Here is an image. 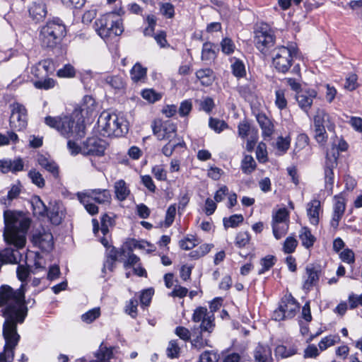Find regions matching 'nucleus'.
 I'll return each instance as SVG.
<instances>
[{
	"label": "nucleus",
	"instance_id": "obj_42",
	"mask_svg": "<svg viewBox=\"0 0 362 362\" xmlns=\"http://www.w3.org/2000/svg\"><path fill=\"white\" fill-rule=\"evenodd\" d=\"M31 272V269L29 266H24L19 264L16 269V274L18 279L22 282L21 284H24L26 282L27 279L29 277ZM26 284H25V286Z\"/></svg>",
	"mask_w": 362,
	"mask_h": 362
},
{
	"label": "nucleus",
	"instance_id": "obj_12",
	"mask_svg": "<svg viewBox=\"0 0 362 362\" xmlns=\"http://www.w3.org/2000/svg\"><path fill=\"white\" fill-rule=\"evenodd\" d=\"M108 146L107 142L98 136L88 137L83 143L82 154L86 156H102Z\"/></svg>",
	"mask_w": 362,
	"mask_h": 362
},
{
	"label": "nucleus",
	"instance_id": "obj_33",
	"mask_svg": "<svg viewBox=\"0 0 362 362\" xmlns=\"http://www.w3.org/2000/svg\"><path fill=\"white\" fill-rule=\"evenodd\" d=\"M277 259L275 256L268 255L260 259L262 268L258 271V274L261 275L269 271L276 262Z\"/></svg>",
	"mask_w": 362,
	"mask_h": 362
},
{
	"label": "nucleus",
	"instance_id": "obj_2",
	"mask_svg": "<svg viewBox=\"0 0 362 362\" xmlns=\"http://www.w3.org/2000/svg\"><path fill=\"white\" fill-rule=\"evenodd\" d=\"M25 291V284H21L16 290L6 284L0 286V300L4 307L1 310L3 317L27 316Z\"/></svg>",
	"mask_w": 362,
	"mask_h": 362
},
{
	"label": "nucleus",
	"instance_id": "obj_26",
	"mask_svg": "<svg viewBox=\"0 0 362 362\" xmlns=\"http://www.w3.org/2000/svg\"><path fill=\"white\" fill-rule=\"evenodd\" d=\"M33 214L38 217H45L47 214V206L44 204L39 196H33L30 199Z\"/></svg>",
	"mask_w": 362,
	"mask_h": 362
},
{
	"label": "nucleus",
	"instance_id": "obj_39",
	"mask_svg": "<svg viewBox=\"0 0 362 362\" xmlns=\"http://www.w3.org/2000/svg\"><path fill=\"white\" fill-rule=\"evenodd\" d=\"M195 334L196 337L191 341V344L192 347L198 350H200L205 346H209L208 341L204 340L203 339L202 332L197 331V329L194 328L193 330V336H194Z\"/></svg>",
	"mask_w": 362,
	"mask_h": 362
},
{
	"label": "nucleus",
	"instance_id": "obj_54",
	"mask_svg": "<svg viewBox=\"0 0 362 362\" xmlns=\"http://www.w3.org/2000/svg\"><path fill=\"white\" fill-rule=\"evenodd\" d=\"M180 350V349L178 346L177 341L172 340L169 342L167 348V356L170 358H177L179 356Z\"/></svg>",
	"mask_w": 362,
	"mask_h": 362
},
{
	"label": "nucleus",
	"instance_id": "obj_63",
	"mask_svg": "<svg viewBox=\"0 0 362 362\" xmlns=\"http://www.w3.org/2000/svg\"><path fill=\"white\" fill-rule=\"evenodd\" d=\"M192 108V102L189 100L182 101L180 103L178 112L181 117H185L189 114Z\"/></svg>",
	"mask_w": 362,
	"mask_h": 362
},
{
	"label": "nucleus",
	"instance_id": "obj_15",
	"mask_svg": "<svg viewBox=\"0 0 362 362\" xmlns=\"http://www.w3.org/2000/svg\"><path fill=\"white\" fill-rule=\"evenodd\" d=\"M317 97V91L314 89H307L300 91L296 95L299 107L305 112L308 113L311 107L313 99Z\"/></svg>",
	"mask_w": 362,
	"mask_h": 362
},
{
	"label": "nucleus",
	"instance_id": "obj_36",
	"mask_svg": "<svg viewBox=\"0 0 362 362\" xmlns=\"http://www.w3.org/2000/svg\"><path fill=\"white\" fill-rule=\"evenodd\" d=\"M147 69L139 63H136L132 69L130 75L134 82L141 81L146 76Z\"/></svg>",
	"mask_w": 362,
	"mask_h": 362
},
{
	"label": "nucleus",
	"instance_id": "obj_7",
	"mask_svg": "<svg viewBox=\"0 0 362 362\" xmlns=\"http://www.w3.org/2000/svg\"><path fill=\"white\" fill-rule=\"evenodd\" d=\"M298 49L294 46H278L272 51V65L278 73L286 74L297 57Z\"/></svg>",
	"mask_w": 362,
	"mask_h": 362
},
{
	"label": "nucleus",
	"instance_id": "obj_25",
	"mask_svg": "<svg viewBox=\"0 0 362 362\" xmlns=\"http://www.w3.org/2000/svg\"><path fill=\"white\" fill-rule=\"evenodd\" d=\"M45 216H47L51 223L54 226L60 225L64 218L63 213L57 203L47 208V214Z\"/></svg>",
	"mask_w": 362,
	"mask_h": 362
},
{
	"label": "nucleus",
	"instance_id": "obj_20",
	"mask_svg": "<svg viewBox=\"0 0 362 362\" xmlns=\"http://www.w3.org/2000/svg\"><path fill=\"white\" fill-rule=\"evenodd\" d=\"M256 119L262 130V136L264 139L270 138L274 131V127L272 121L264 113L257 114Z\"/></svg>",
	"mask_w": 362,
	"mask_h": 362
},
{
	"label": "nucleus",
	"instance_id": "obj_45",
	"mask_svg": "<svg viewBox=\"0 0 362 362\" xmlns=\"http://www.w3.org/2000/svg\"><path fill=\"white\" fill-rule=\"evenodd\" d=\"M221 51L227 55L233 54L235 49L233 41L229 37H224L221 42Z\"/></svg>",
	"mask_w": 362,
	"mask_h": 362
},
{
	"label": "nucleus",
	"instance_id": "obj_27",
	"mask_svg": "<svg viewBox=\"0 0 362 362\" xmlns=\"http://www.w3.org/2000/svg\"><path fill=\"white\" fill-rule=\"evenodd\" d=\"M76 197L81 203L86 210L92 216L95 215L98 213V207L95 204L92 203L91 199H90L88 197H86V194H84L83 192H78L76 193Z\"/></svg>",
	"mask_w": 362,
	"mask_h": 362
},
{
	"label": "nucleus",
	"instance_id": "obj_3",
	"mask_svg": "<svg viewBox=\"0 0 362 362\" xmlns=\"http://www.w3.org/2000/svg\"><path fill=\"white\" fill-rule=\"evenodd\" d=\"M26 316L5 317L2 334L5 340L4 351L0 353V362H12L14 358V349L18 345L21 336L17 332L18 324L23 323Z\"/></svg>",
	"mask_w": 362,
	"mask_h": 362
},
{
	"label": "nucleus",
	"instance_id": "obj_4",
	"mask_svg": "<svg viewBox=\"0 0 362 362\" xmlns=\"http://www.w3.org/2000/svg\"><path fill=\"white\" fill-rule=\"evenodd\" d=\"M66 35V28L62 20L54 18L40 26L39 41L42 48L53 51L60 47Z\"/></svg>",
	"mask_w": 362,
	"mask_h": 362
},
{
	"label": "nucleus",
	"instance_id": "obj_29",
	"mask_svg": "<svg viewBox=\"0 0 362 362\" xmlns=\"http://www.w3.org/2000/svg\"><path fill=\"white\" fill-rule=\"evenodd\" d=\"M299 238L302 242L303 246L307 249L312 247L316 240L315 237L311 233L310 228L306 226L300 229Z\"/></svg>",
	"mask_w": 362,
	"mask_h": 362
},
{
	"label": "nucleus",
	"instance_id": "obj_50",
	"mask_svg": "<svg viewBox=\"0 0 362 362\" xmlns=\"http://www.w3.org/2000/svg\"><path fill=\"white\" fill-rule=\"evenodd\" d=\"M298 245V241L293 237H288L284 243L283 250L286 254L293 253Z\"/></svg>",
	"mask_w": 362,
	"mask_h": 362
},
{
	"label": "nucleus",
	"instance_id": "obj_13",
	"mask_svg": "<svg viewBox=\"0 0 362 362\" xmlns=\"http://www.w3.org/2000/svg\"><path fill=\"white\" fill-rule=\"evenodd\" d=\"M281 309L286 314L287 318H293L300 308L298 301L293 298L291 293L285 294L279 302Z\"/></svg>",
	"mask_w": 362,
	"mask_h": 362
},
{
	"label": "nucleus",
	"instance_id": "obj_53",
	"mask_svg": "<svg viewBox=\"0 0 362 362\" xmlns=\"http://www.w3.org/2000/svg\"><path fill=\"white\" fill-rule=\"evenodd\" d=\"M335 203L333 211L344 214L346 209L345 199L341 194L334 196Z\"/></svg>",
	"mask_w": 362,
	"mask_h": 362
},
{
	"label": "nucleus",
	"instance_id": "obj_21",
	"mask_svg": "<svg viewBox=\"0 0 362 362\" xmlns=\"http://www.w3.org/2000/svg\"><path fill=\"white\" fill-rule=\"evenodd\" d=\"M38 164L50 173L54 178H58L59 176V170L58 165L52 159L45 157L42 154L37 156V158Z\"/></svg>",
	"mask_w": 362,
	"mask_h": 362
},
{
	"label": "nucleus",
	"instance_id": "obj_10",
	"mask_svg": "<svg viewBox=\"0 0 362 362\" xmlns=\"http://www.w3.org/2000/svg\"><path fill=\"white\" fill-rule=\"evenodd\" d=\"M339 156V151L332 150L331 152L327 151L324 165V179H325V188L328 194H332L334 182V169L337 166V159Z\"/></svg>",
	"mask_w": 362,
	"mask_h": 362
},
{
	"label": "nucleus",
	"instance_id": "obj_49",
	"mask_svg": "<svg viewBox=\"0 0 362 362\" xmlns=\"http://www.w3.org/2000/svg\"><path fill=\"white\" fill-rule=\"evenodd\" d=\"M154 294V289L149 288L142 291L140 295V303L141 305L148 306Z\"/></svg>",
	"mask_w": 362,
	"mask_h": 362
},
{
	"label": "nucleus",
	"instance_id": "obj_24",
	"mask_svg": "<svg viewBox=\"0 0 362 362\" xmlns=\"http://www.w3.org/2000/svg\"><path fill=\"white\" fill-rule=\"evenodd\" d=\"M320 208L319 200L314 199L308 204L307 214L312 225L317 226L319 223Z\"/></svg>",
	"mask_w": 362,
	"mask_h": 362
},
{
	"label": "nucleus",
	"instance_id": "obj_60",
	"mask_svg": "<svg viewBox=\"0 0 362 362\" xmlns=\"http://www.w3.org/2000/svg\"><path fill=\"white\" fill-rule=\"evenodd\" d=\"M100 316V309L99 308H94L92 309L81 316V319L83 322H86L87 323H90L93 321H94L95 319H97Z\"/></svg>",
	"mask_w": 362,
	"mask_h": 362
},
{
	"label": "nucleus",
	"instance_id": "obj_40",
	"mask_svg": "<svg viewBox=\"0 0 362 362\" xmlns=\"http://www.w3.org/2000/svg\"><path fill=\"white\" fill-rule=\"evenodd\" d=\"M288 230V223H272V230L274 236L276 240H280L284 237Z\"/></svg>",
	"mask_w": 362,
	"mask_h": 362
},
{
	"label": "nucleus",
	"instance_id": "obj_11",
	"mask_svg": "<svg viewBox=\"0 0 362 362\" xmlns=\"http://www.w3.org/2000/svg\"><path fill=\"white\" fill-rule=\"evenodd\" d=\"M11 117L9 125L16 131H21L27 126V110L25 106L19 103H13L10 105Z\"/></svg>",
	"mask_w": 362,
	"mask_h": 362
},
{
	"label": "nucleus",
	"instance_id": "obj_31",
	"mask_svg": "<svg viewBox=\"0 0 362 362\" xmlns=\"http://www.w3.org/2000/svg\"><path fill=\"white\" fill-rule=\"evenodd\" d=\"M115 197L119 201H124L129 194V190L123 180H120L115 184Z\"/></svg>",
	"mask_w": 362,
	"mask_h": 362
},
{
	"label": "nucleus",
	"instance_id": "obj_1",
	"mask_svg": "<svg viewBox=\"0 0 362 362\" xmlns=\"http://www.w3.org/2000/svg\"><path fill=\"white\" fill-rule=\"evenodd\" d=\"M4 238L8 245L23 248L26 243V234L31 220L23 211L6 210L4 212Z\"/></svg>",
	"mask_w": 362,
	"mask_h": 362
},
{
	"label": "nucleus",
	"instance_id": "obj_19",
	"mask_svg": "<svg viewBox=\"0 0 362 362\" xmlns=\"http://www.w3.org/2000/svg\"><path fill=\"white\" fill-rule=\"evenodd\" d=\"M24 164L21 158L14 160L10 159L0 160V170L3 173L12 172L16 173L23 170Z\"/></svg>",
	"mask_w": 362,
	"mask_h": 362
},
{
	"label": "nucleus",
	"instance_id": "obj_23",
	"mask_svg": "<svg viewBox=\"0 0 362 362\" xmlns=\"http://www.w3.org/2000/svg\"><path fill=\"white\" fill-rule=\"evenodd\" d=\"M20 255L18 250L6 247L0 252V262L1 264H18L19 262L18 256Z\"/></svg>",
	"mask_w": 362,
	"mask_h": 362
},
{
	"label": "nucleus",
	"instance_id": "obj_44",
	"mask_svg": "<svg viewBox=\"0 0 362 362\" xmlns=\"http://www.w3.org/2000/svg\"><path fill=\"white\" fill-rule=\"evenodd\" d=\"M28 177L30 178L32 182L40 188H42L45 182L41 173L36 171L35 169H32L28 173Z\"/></svg>",
	"mask_w": 362,
	"mask_h": 362
},
{
	"label": "nucleus",
	"instance_id": "obj_38",
	"mask_svg": "<svg viewBox=\"0 0 362 362\" xmlns=\"http://www.w3.org/2000/svg\"><path fill=\"white\" fill-rule=\"evenodd\" d=\"M106 84L115 89H122L124 87L123 78L119 76H107L104 78Z\"/></svg>",
	"mask_w": 362,
	"mask_h": 362
},
{
	"label": "nucleus",
	"instance_id": "obj_32",
	"mask_svg": "<svg viewBox=\"0 0 362 362\" xmlns=\"http://www.w3.org/2000/svg\"><path fill=\"white\" fill-rule=\"evenodd\" d=\"M297 353V349L295 346L279 345L275 349V354L281 358H286L295 355Z\"/></svg>",
	"mask_w": 362,
	"mask_h": 362
},
{
	"label": "nucleus",
	"instance_id": "obj_62",
	"mask_svg": "<svg viewBox=\"0 0 362 362\" xmlns=\"http://www.w3.org/2000/svg\"><path fill=\"white\" fill-rule=\"evenodd\" d=\"M276 94V105L280 109L283 110L287 106V100L285 98L284 93L281 90H278L275 93Z\"/></svg>",
	"mask_w": 362,
	"mask_h": 362
},
{
	"label": "nucleus",
	"instance_id": "obj_28",
	"mask_svg": "<svg viewBox=\"0 0 362 362\" xmlns=\"http://www.w3.org/2000/svg\"><path fill=\"white\" fill-rule=\"evenodd\" d=\"M219 49L214 43L210 42H204L202 51V60L214 59L217 57V53Z\"/></svg>",
	"mask_w": 362,
	"mask_h": 362
},
{
	"label": "nucleus",
	"instance_id": "obj_57",
	"mask_svg": "<svg viewBox=\"0 0 362 362\" xmlns=\"http://www.w3.org/2000/svg\"><path fill=\"white\" fill-rule=\"evenodd\" d=\"M337 338L339 337L334 335H329L322 338L318 344L320 349L321 351H325L328 347L334 345L337 341Z\"/></svg>",
	"mask_w": 362,
	"mask_h": 362
},
{
	"label": "nucleus",
	"instance_id": "obj_5",
	"mask_svg": "<svg viewBox=\"0 0 362 362\" xmlns=\"http://www.w3.org/2000/svg\"><path fill=\"white\" fill-rule=\"evenodd\" d=\"M45 123L51 128L56 129L65 138L72 137L78 140L85 136L86 127L84 121L78 118L75 121L70 117H64L47 116Z\"/></svg>",
	"mask_w": 362,
	"mask_h": 362
},
{
	"label": "nucleus",
	"instance_id": "obj_61",
	"mask_svg": "<svg viewBox=\"0 0 362 362\" xmlns=\"http://www.w3.org/2000/svg\"><path fill=\"white\" fill-rule=\"evenodd\" d=\"M176 214V207L175 204L170 205L167 211L165 214V227H170L175 219V216Z\"/></svg>",
	"mask_w": 362,
	"mask_h": 362
},
{
	"label": "nucleus",
	"instance_id": "obj_55",
	"mask_svg": "<svg viewBox=\"0 0 362 362\" xmlns=\"http://www.w3.org/2000/svg\"><path fill=\"white\" fill-rule=\"evenodd\" d=\"M288 213L286 208L279 209L276 214L273 216L272 223H286Z\"/></svg>",
	"mask_w": 362,
	"mask_h": 362
},
{
	"label": "nucleus",
	"instance_id": "obj_41",
	"mask_svg": "<svg viewBox=\"0 0 362 362\" xmlns=\"http://www.w3.org/2000/svg\"><path fill=\"white\" fill-rule=\"evenodd\" d=\"M209 126L217 133H221L228 127L225 121L214 117L209 118Z\"/></svg>",
	"mask_w": 362,
	"mask_h": 362
},
{
	"label": "nucleus",
	"instance_id": "obj_8",
	"mask_svg": "<svg viewBox=\"0 0 362 362\" xmlns=\"http://www.w3.org/2000/svg\"><path fill=\"white\" fill-rule=\"evenodd\" d=\"M116 14L120 15L119 13H107L95 21L97 31L101 37H108L112 35L118 36L123 33L122 21L119 18L115 19Z\"/></svg>",
	"mask_w": 362,
	"mask_h": 362
},
{
	"label": "nucleus",
	"instance_id": "obj_46",
	"mask_svg": "<svg viewBox=\"0 0 362 362\" xmlns=\"http://www.w3.org/2000/svg\"><path fill=\"white\" fill-rule=\"evenodd\" d=\"M76 74V70L74 67L70 64H65L62 69H59L57 75L61 78H72Z\"/></svg>",
	"mask_w": 362,
	"mask_h": 362
},
{
	"label": "nucleus",
	"instance_id": "obj_47",
	"mask_svg": "<svg viewBox=\"0 0 362 362\" xmlns=\"http://www.w3.org/2000/svg\"><path fill=\"white\" fill-rule=\"evenodd\" d=\"M33 84L34 86L37 89L48 90L55 86V81L51 78H47L43 80L40 79L35 81Z\"/></svg>",
	"mask_w": 362,
	"mask_h": 362
},
{
	"label": "nucleus",
	"instance_id": "obj_58",
	"mask_svg": "<svg viewBox=\"0 0 362 362\" xmlns=\"http://www.w3.org/2000/svg\"><path fill=\"white\" fill-rule=\"evenodd\" d=\"M160 10L161 13L168 18H172L175 16V8L170 3H162Z\"/></svg>",
	"mask_w": 362,
	"mask_h": 362
},
{
	"label": "nucleus",
	"instance_id": "obj_48",
	"mask_svg": "<svg viewBox=\"0 0 362 362\" xmlns=\"http://www.w3.org/2000/svg\"><path fill=\"white\" fill-rule=\"evenodd\" d=\"M151 127L153 134L157 136L158 139L163 140L169 139L170 138V135L162 134L163 125L160 121L153 120L151 124Z\"/></svg>",
	"mask_w": 362,
	"mask_h": 362
},
{
	"label": "nucleus",
	"instance_id": "obj_17",
	"mask_svg": "<svg viewBox=\"0 0 362 362\" xmlns=\"http://www.w3.org/2000/svg\"><path fill=\"white\" fill-rule=\"evenodd\" d=\"M83 192L86 194V197H88L91 200L95 201L99 204L110 203L111 202V194L108 189H88Z\"/></svg>",
	"mask_w": 362,
	"mask_h": 362
},
{
	"label": "nucleus",
	"instance_id": "obj_52",
	"mask_svg": "<svg viewBox=\"0 0 362 362\" xmlns=\"http://www.w3.org/2000/svg\"><path fill=\"white\" fill-rule=\"evenodd\" d=\"M250 240V235L247 232H240L237 234L235 244L241 248L247 245Z\"/></svg>",
	"mask_w": 362,
	"mask_h": 362
},
{
	"label": "nucleus",
	"instance_id": "obj_18",
	"mask_svg": "<svg viewBox=\"0 0 362 362\" xmlns=\"http://www.w3.org/2000/svg\"><path fill=\"white\" fill-rule=\"evenodd\" d=\"M326 127L329 132L334 130L335 124L331 117L323 109L318 108L314 117V127Z\"/></svg>",
	"mask_w": 362,
	"mask_h": 362
},
{
	"label": "nucleus",
	"instance_id": "obj_9",
	"mask_svg": "<svg viewBox=\"0 0 362 362\" xmlns=\"http://www.w3.org/2000/svg\"><path fill=\"white\" fill-rule=\"evenodd\" d=\"M276 36L274 31L267 24L262 25L255 31L254 42L257 49L263 54L275 44Z\"/></svg>",
	"mask_w": 362,
	"mask_h": 362
},
{
	"label": "nucleus",
	"instance_id": "obj_22",
	"mask_svg": "<svg viewBox=\"0 0 362 362\" xmlns=\"http://www.w3.org/2000/svg\"><path fill=\"white\" fill-rule=\"evenodd\" d=\"M254 358L256 362H272V350L269 346L259 344L255 349Z\"/></svg>",
	"mask_w": 362,
	"mask_h": 362
},
{
	"label": "nucleus",
	"instance_id": "obj_56",
	"mask_svg": "<svg viewBox=\"0 0 362 362\" xmlns=\"http://www.w3.org/2000/svg\"><path fill=\"white\" fill-rule=\"evenodd\" d=\"M218 355L213 351H205L199 358L198 362H218Z\"/></svg>",
	"mask_w": 362,
	"mask_h": 362
},
{
	"label": "nucleus",
	"instance_id": "obj_43",
	"mask_svg": "<svg viewBox=\"0 0 362 362\" xmlns=\"http://www.w3.org/2000/svg\"><path fill=\"white\" fill-rule=\"evenodd\" d=\"M141 96L151 103H156L160 100L162 98V95L160 93L156 92L153 89L144 90L141 92Z\"/></svg>",
	"mask_w": 362,
	"mask_h": 362
},
{
	"label": "nucleus",
	"instance_id": "obj_16",
	"mask_svg": "<svg viewBox=\"0 0 362 362\" xmlns=\"http://www.w3.org/2000/svg\"><path fill=\"white\" fill-rule=\"evenodd\" d=\"M305 271L308 279L305 281L303 287L305 290H310L317 284L322 269L320 264H310L306 267Z\"/></svg>",
	"mask_w": 362,
	"mask_h": 362
},
{
	"label": "nucleus",
	"instance_id": "obj_30",
	"mask_svg": "<svg viewBox=\"0 0 362 362\" xmlns=\"http://www.w3.org/2000/svg\"><path fill=\"white\" fill-rule=\"evenodd\" d=\"M213 74V70L209 68L199 69L196 72L197 78L204 86H209L212 84L214 81Z\"/></svg>",
	"mask_w": 362,
	"mask_h": 362
},
{
	"label": "nucleus",
	"instance_id": "obj_35",
	"mask_svg": "<svg viewBox=\"0 0 362 362\" xmlns=\"http://www.w3.org/2000/svg\"><path fill=\"white\" fill-rule=\"evenodd\" d=\"M256 163L252 156L245 155L241 162V170L243 173L251 174L256 168Z\"/></svg>",
	"mask_w": 362,
	"mask_h": 362
},
{
	"label": "nucleus",
	"instance_id": "obj_59",
	"mask_svg": "<svg viewBox=\"0 0 362 362\" xmlns=\"http://www.w3.org/2000/svg\"><path fill=\"white\" fill-rule=\"evenodd\" d=\"M250 130V124L249 122L245 119L240 122L238 126V135L243 139L246 138Z\"/></svg>",
	"mask_w": 362,
	"mask_h": 362
},
{
	"label": "nucleus",
	"instance_id": "obj_64",
	"mask_svg": "<svg viewBox=\"0 0 362 362\" xmlns=\"http://www.w3.org/2000/svg\"><path fill=\"white\" fill-rule=\"evenodd\" d=\"M152 173L158 180L165 181L167 179L166 171L161 165H155L153 167Z\"/></svg>",
	"mask_w": 362,
	"mask_h": 362
},
{
	"label": "nucleus",
	"instance_id": "obj_14",
	"mask_svg": "<svg viewBox=\"0 0 362 362\" xmlns=\"http://www.w3.org/2000/svg\"><path fill=\"white\" fill-rule=\"evenodd\" d=\"M33 243L42 251L49 252L54 246L53 235L49 231L39 232L33 235Z\"/></svg>",
	"mask_w": 362,
	"mask_h": 362
},
{
	"label": "nucleus",
	"instance_id": "obj_34",
	"mask_svg": "<svg viewBox=\"0 0 362 362\" xmlns=\"http://www.w3.org/2000/svg\"><path fill=\"white\" fill-rule=\"evenodd\" d=\"M233 63L231 64L233 74L237 78H243L246 76L245 66L243 62L238 58H233Z\"/></svg>",
	"mask_w": 362,
	"mask_h": 362
},
{
	"label": "nucleus",
	"instance_id": "obj_37",
	"mask_svg": "<svg viewBox=\"0 0 362 362\" xmlns=\"http://www.w3.org/2000/svg\"><path fill=\"white\" fill-rule=\"evenodd\" d=\"M244 221L243 216L242 214H234L228 218H223V226L226 229L228 228H235L239 226L240 223Z\"/></svg>",
	"mask_w": 362,
	"mask_h": 362
},
{
	"label": "nucleus",
	"instance_id": "obj_6",
	"mask_svg": "<svg viewBox=\"0 0 362 362\" xmlns=\"http://www.w3.org/2000/svg\"><path fill=\"white\" fill-rule=\"evenodd\" d=\"M98 125L103 136H122L128 132L127 122L115 113L103 112L98 119Z\"/></svg>",
	"mask_w": 362,
	"mask_h": 362
},
{
	"label": "nucleus",
	"instance_id": "obj_51",
	"mask_svg": "<svg viewBox=\"0 0 362 362\" xmlns=\"http://www.w3.org/2000/svg\"><path fill=\"white\" fill-rule=\"evenodd\" d=\"M358 76L355 74H350L346 78L344 83V88L350 91L356 90L359 84L357 82Z\"/></svg>",
	"mask_w": 362,
	"mask_h": 362
}]
</instances>
